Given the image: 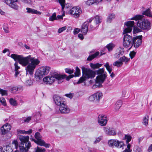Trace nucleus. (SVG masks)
Segmentation results:
<instances>
[{"label": "nucleus", "instance_id": "f257e3e1", "mask_svg": "<svg viewBox=\"0 0 152 152\" xmlns=\"http://www.w3.org/2000/svg\"><path fill=\"white\" fill-rule=\"evenodd\" d=\"M9 56L15 61H18L19 63L23 66H27L26 68L27 73L28 72L31 75L33 74L36 66L40 62L38 59L31 57L30 55L24 57L22 55L12 54Z\"/></svg>", "mask_w": 152, "mask_h": 152}, {"label": "nucleus", "instance_id": "f03ea898", "mask_svg": "<svg viewBox=\"0 0 152 152\" xmlns=\"http://www.w3.org/2000/svg\"><path fill=\"white\" fill-rule=\"evenodd\" d=\"M142 15H136L131 19L136 20L137 26L141 29L148 31L151 28V24L148 19H142Z\"/></svg>", "mask_w": 152, "mask_h": 152}, {"label": "nucleus", "instance_id": "7ed1b4c3", "mask_svg": "<svg viewBox=\"0 0 152 152\" xmlns=\"http://www.w3.org/2000/svg\"><path fill=\"white\" fill-rule=\"evenodd\" d=\"M18 137L21 142L20 144L19 147L20 151L21 152H27L31 146V143L29 141V136L20 135Z\"/></svg>", "mask_w": 152, "mask_h": 152}, {"label": "nucleus", "instance_id": "20e7f679", "mask_svg": "<svg viewBox=\"0 0 152 152\" xmlns=\"http://www.w3.org/2000/svg\"><path fill=\"white\" fill-rule=\"evenodd\" d=\"M81 69L83 75L77 83V84L83 82L86 79L92 78L95 76L96 73L94 71L84 66H82Z\"/></svg>", "mask_w": 152, "mask_h": 152}, {"label": "nucleus", "instance_id": "39448f33", "mask_svg": "<svg viewBox=\"0 0 152 152\" xmlns=\"http://www.w3.org/2000/svg\"><path fill=\"white\" fill-rule=\"evenodd\" d=\"M97 74L98 76H97L96 78V84L93 86V87L96 86L99 88L102 87V84L103 83L105 80L106 77L107 76V73L104 72V69L102 68L99 69L98 70L96 71Z\"/></svg>", "mask_w": 152, "mask_h": 152}, {"label": "nucleus", "instance_id": "423d86ee", "mask_svg": "<svg viewBox=\"0 0 152 152\" xmlns=\"http://www.w3.org/2000/svg\"><path fill=\"white\" fill-rule=\"evenodd\" d=\"M66 75H61L58 74H54L51 76H48L43 78V81L46 83V84H50L54 82L55 79L58 80V83L62 82V80L64 79Z\"/></svg>", "mask_w": 152, "mask_h": 152}, {"label": "nucleus", "instance_id": "0eeeda50", "mask_svg": "<svg viewBox=\"0 0 152 152\" xmlns=\"http://www.w3.org/2000/svg\"><path fill=\"white\" fill-rule=\"evenodd\" d=\"M134 21H129L125 23V25L127 27L125 28L123 32V34H125L131 32L133 27V32L134 34L139 32L141 31V29L139 28L136 26H134Z\"/></svg>", "mask_w": 152, "mask_h": 152}, {"label": "nucleus", "instance_id": "6e6552de", "mask_svg": "<svg viewBox=\"0 0 152 152\" xmlns=\"http://www.w3.org/2000/svg\"><path fill=\"white\" fill-rule=\"evenodd\" d=\"M50 69V67L48 66H43L40 67L35 74L36 80H41L44 76L48 73Z\"/></svg>", "mask_w": 152, "mask_h": 152}, {"label": "nucleus", "instance_id": "1a4fd4ad", "mask_svg": "<svg viewBox=\"0 0 152 152\" xmlns=\"http://www.w3.org/2000/svg\"><path fill=\"white\" fill-rule=\"evenodd\" d=\"M124 34L123 37V46L125 48L130 47V48H131L132 47L133 37L126 33Z\"/></svg>", "mask_w": 152, "mask_h": 152}, {"label": "nucleus", "instance_id": "9d476101", "mask_svg": "<svg viewBox=\"0 0 152 152\" xmlns=\"http://www.w3.org/2000/svg\"><path fill=\"white\" fill-rule=\"evenodd\" d=\"M108 144L109 146L113 148L115 146V147L118 148H120L124 144L123 141H119L117 140H110L108 141Z\"/></svg>", "mask_w": 152, "mask_h": 152}, {"label": "nucleus", "instance_id": "9b49d317", "mask_svg": "<svg viewBox=\"0 0 152 152\" xmlns=\"http://www.w3.org/2000/svg\"><path fill=\"white\" fill-rule=\"evenodd\" d=\"M102 93L98 92L89 96L88 99L90 101H94L95 103H98L100 100L102 98Z\"/></svg>", "mask_w": 152, "mask_h": 152}, {"label": "nucleus", "instance_id": "f8f14e48", "mask_svg": "<svg viewBox=\"0 0 152 152\" xmlns=\"http://www.w3.org/2000/svg\"><path fill=\"white\" fill-rule=\"evenodd\" d=\"M69 14L73 15L75 18H77L79 17L80 14L82 13L81 9L79 7L76 6L72 7L69 11Z\"/></svg>", "mask_w": 152, "mask_h": 152}, {"label": "nucleus", "instance_id": "ddd939ff", "mask_svg": "<svg viewBox=\"0 0 152 152\" xmlns=\"http://www.w3.org/2000/svg\"><path fill=\"white\" fill-rule=\"evenodd\" d=\"M142 35L137 36L133 38L132 46H133L137 48L141 45L142 42Z\"/></svg>", "mask_w": 152, "mask_h": 152}, {"label": "nucleus", "instance_id": "4468645a", "mask_svg": "<svg viewBox=\"0 0 152 152\" xmlns=\"http://www.w3.org/2000/svg\"><path fill=\"white\" fill-rule=\"evenodd\" d=\"M53 99L55 104L59 107L65 102L63 98L60 97L58 95H53Z\"/></svg>", "mask_w": 152, "mask_h": 152}, {"label": "nucleus", "instance_id": "2eb2a0df", "mask_svg": "<svg viewBox=\"0 0 152 152\" xmlns=\"http://www.w3.org/2000/svg\"><path fill=\"white\" fill-rule=\"evenodd\" d=\"M6 3L12 8L17 10L18 9V4L19 3L18 0H6Z\"/></svg>", "mask_w": 152, "mask_h": 152}, {"label": "nucleus", "instance_id": "dca6fc26", "mask_svg": "<svg viewBox=\"0 0 152 152\" xmlns=\"http://www.w3.org/2000/svg\"><path fill=\"white\" fill-rule=\"evenodd\" d=\"M59 112L61 114H66L70 112L69 108L68 107L65 102L59 107Z\"/></svg>", "mask_w": 152, "mask_h": 152}, {"label": "nucleus", "instance_id": "f3484780", "mask_svg": "<svg viewBox=\"0 0 152 152\" xmlns=\"http://www.w3.org/2000/svg\"><path fill=\"white\" fill-rule=\"evenodd\" d=\"M107 117L104 115H101L98 116V122L99 124L101 126H105L107 123Z\"/></svg>", "mask_w": 152, "mask_h": 152}, {"label": "nucleus", "instance_id": "a211bd4d", "mask_svg": "<svg viewBox=\"0 0 152 152\" xmlns=\"http://www.w3.org/2000/svg\"><path fill=\"white\" fill-rule=\"evenodd\" d=\"M104 132L107 135L109 136H115L116 134V132L115 129L113 128H110L108 126L103 128Z\"/></svg>", "mask_w": 152, "mask_h": 152}, {"label": "nucleus", "instance_id": "6ab92c4d", "mask_svg": "<svg viewBox=\"0 0 152 152\" xmlns=\"http://www.w3.org/2000/svg\"><path fill=\"white\" fill-rule=\"evenodd\" d=\"M88 21L85 22L82 25L81 32L84 35L86 34L88 31Z\"/></svg>", "mask_w": 152, "mask_h": 152}, {"label": "nucleus", "instance_id": "aec40b11", "mask_svg": "<svg viewBox=\"0 0 152 152\" xmlns=\"http://www.w3.org/2000/svg\"><path fill=\"white\" fill-rule=\"evenodd\" d=\"M23 87L20 85H18L16 86H14L11 88L10 89V91L11 92L13 93H17L20 90L22 89Z\"/></svg>", "mask_w": 152, "mask_h": 152}, {"label": "nucleus", "instance_id": "412c9836", "mask_svg": "<svg viewBox=\"0 0 152 152\" xmlns=\"http://www.w3.org/2000/svg\"><path fill=\"white\" fill-rule=\"evenodd\" d=\"M142 14L152 18V13L150 8H148L144 11L142 12Z\"/></svg>", "mask_w": 152, "mask_h": 152}, {"label": "nucleus", "instance_id": "4be33fe9", "mask_svg": "<svg viewBox=\"0 0 152 152\" xmlns=\"http://www.w3.org/2000/svg\"><path fill=\"white\" fill-rule=\"evenodd\" d=\"M115 18V15L113 13H111L108 14L107 19V22L111 23L112 20Z\"/></svg>", "mask_w": 152, "mask_h": 152}, {"label": "nucleus", "instance_id": "5701e85b", "mask_svg": "<svg viewBox=\"0 0 152 152\" xmlns=\"http://www.w3.org/2000/svg\"><path fill=\"white\" fill-rule=\"evenodd\" d=\"M26 10H27V12L29 13L36 14H40L41 13V12L38 11L36 10L29 8H26Z\"/></svg>", "mask_w": 152, "mask_h": 152}, {"label": "nucleus", "instance_id": "b1692460", "mask_svg": "<svg viewBox=\"0 0 152 152\" xmlns=\"http://www.w3.org/2000/svg\"><path fill=\"white\" fill-rule=\"evenodd\" d=\"M99 54V52L98 51L96 52L94 54L90 55L87 58V60L88 61H91L94 58L96 57Z\"/></svg>", "mask_w": 152, "mask_h": 152}, {"label": "nucleus", "instance_id": "393cba45", "mask_svg": "<svg viewBox=\"0 0 152 152\" xmlns=\"http://www.w3.org/2000/svg\"><path fill=\"white\" fill-rule=\"evenodd\" d=\"M95 22L96 25H98L96 27L98 26L99 24L101 22L102 18L100 16L98 15H96L95 17Z\"/></svg>", "mask_w": 152, "mask_h": 152}, {"label": "nucleus", "instance_id": "a878e982", "mask_svg": "<svg viewBox=\"0 0 152 152\" xmlns=\"http://www.w3.org/2000/svg\"><path fill=\"white\" fill-rule=\"evenodd\" d=\"M119 60L122 63L125 62V64H127L130 60V58H127L125 56H123L120 58Z\"/></svg>", "mask_w": 152, "mask_h": 152}, {"label": "nucleus", "instance_id": "bb28decb", "mask_svg": "<svg viewBox=\"0 0 152 152\" xmlns=\"http://www.w3.org/2000/svg\"><path fill=\"white\" fill-rule=\"evenodd\" d=\"M124 52V49L123 48L122 49L121 48V50L118 52L116 53L114 55L115 58H119L120 56L123 55Z\"/></svg>", "mask_w": 152, "mask_h": 152}, {"label": "nucleus", "instance_id": "cd10ccee", "mask_svg": "<svg viewBox=\"0 0 152 152\" xmlns=\"http://www.w3.org/2000/svg\"><path fill=\"white\" fill-rule=\"evenodd\" d=\"M122 101L121 100H118L116 102L115 107L116 110H118L119 109L122 105Z\"/></svg>", "mask_w": 152, "mask_h": 152}, {"label": "nucleus", "instance_id": "c85d7f7f", "mask_svg": "<svg viewBox=\"0 0 152 152\" xmlns=\"http://www.w3.org/2000/svg\"><path fill=\"white\" fill-rule=\"evenodd\" d=\"M149 117L148 115H146L143 118L142 123L145 126H147L148 124Z\"/></svg>", "mask_w": 152, "mask_h": 152}, {"label": "nucleus", "instance_id": "c756f323", "mask_svg": "<svg viewBox=\"0 0 152 152\" xmlns=\"http://www.w3.org/2000/svg\"><path fill=\"white\" fill-rule=\"evenodd\" d=\"M46 151L45 148H40L37 146L34 148V152H45Z\"/></svg>", "mask_w": 152, "mask_h": 152}, {"label": "nucleus", "instance_id": "7c9ffc66", "mask_svg": "<svg viewBox=\"0 0 152 152\" xmlns=\"http://www.w3.org/2000/svg\"><path fill=\"white\" fill-rule=\"evenodd\" d=\"M102 65V64H99V63L94 64L93 63H91L90 64V66L93 69L98 68L101 66Z\"/></svg>", "mask_w": 152, "mask_h": 152}, {"label": "nucleus", "instance_id": "2f4dec72", "mask_svg": "<svg viewBox=\"0 0 152 152\" xmlns=\"http://www.w3.org/2000/svg\"><path fill=\"white\" fill-rule=\"evenodd\" d=\"M36 144L38 145H40L41 146H42L44 145V144H45V142L43 140L41 139H38L37 141H36Z\"/></svg>", "mask_w": 152, "mask_h": 152}, {"label": "nucleus", "instance_id": "473e14b6", "mask_svg": "<svg viewBox=\"0 0 152 152\" xmlns=\"http://www.w3.org/2000/svg\"><path fill=\"white\" fill-rule=\"evenodd\" d=\"M123 64V63H122L120 61H116L114 62L113 64V66H116L117 67H119L121 66Z\"/></svg>", "mask_w": 152, "mask_h": 152}, {"label": "nucleus", "instance_id": "72a5a7b5", "mask_svg": "<svg viewBox=\"0 0 152 152\" xmlns=\"http://www.w3.org/2000/svg\"><path fill=\"white\" fill-rule=\"evenodd\" d=\"M115 45L112 43H110L107 45L106 47L109 51L112 50L113 48L114 47Z\"/></svg>", "mask_w": 152, "mask_h": 152}, {"label": "nucleus", "instance_id": "f704fd0d", "mask_svg": "<svg viewBox=\"0 0 152 152\" xmlns=\"http://www.w3.org/2000/svg\"><path fill=\"white\" fill-rule=\"evenodd\" d=\"M58 1L61 7L62 10H63L65 7V0H58Z\"/></svg>", "mask_w": 152, "mask_h": 152}, {"label": "nucleus", "instance_id": "c9c22d12", "mask_svg": "<svg viewBox=\"0 0 152 152\" xmlns=\"http://www.w3.org/2000/svg\"><path fill=\"white\" fill-rule=\"evenodd\" d=\"M131 136L129 135H126L124 137V139H126V143H128L131 141Z\"/></svg>", "mask_w": 152, "mask_h": 152}, {"label": "nucleus", "instance_id": "e433bc0d", "mask_svg": "<svg viewBox=\"0 0 152 152\" xmlns=\"http://www.w3.org/2000/svg\"><path fill=\"white\" fill-rule=\"evenodd\" d=\"M1 127H3L4 129L10 131L11 129V126L10 124H9L8 123H6L4 125H3Z\"/></svg>", "mask_w": 152, "mask_h": 152}, {"label": "nucleus", "instance_id": "4c0bfd02", "mask_svg": "<svg viewBox=\"0 0 152 152\" xmlns=\"http://www.w3.org/2000/svg\"><path fill=\"white\" fill-rule=\"evenodd\" d=\"M75 69V77L79 76L80 74V70L77 66L76 67Z\"/></svg>", "mask_w": 152, "mask_h": 152}, {"label": "nucleus", "instance_id": "58836bf2", "mask_svg": "<svg viewBox=\"0 0 152 152\" xmlns=\"http://www.w3.org/2000/svg\"><path fill=\"white\" fill-rule=\"evenodd\" d=\"M57 18L56 17V13L55 12L53 13L51 16L49 18V20L50 21H53L54 20H56Z\"/></svg>", "mask_w": 152, "mask_h": 152}, {"label": "nucleus", "instance_id": "ea45409f", "mask_svg": "<svg viewBox=\"0 0 152 152\" xmlns=\"http://www.w3.org/2000/svg\"><path fill=\"white\" fill-rule=\"evenodd\" d=\"M41 116V114L39 112H38L36 113L34 115V118H35L37 120H39L40 119Z\"/></svg>", "mask_w": 152, "mask_h": 152}, {"label": "nucleus", "instance_id": "a19ab883", "mask_svg": "<svg viewBox=\"0 0 152 152\" xmlns=\"http://www.w3.org/2000/svg\"><path fill=\"white\" fill-rule=\"evenodd\" d=\"M0 93L2 96L7 95V90H3L0 88Z\"/></svg>", "mask_w": 152, "mask_h": 152}, {"label": "nucleus", "instance_id": "79ce46f5", "mask_svg": "<svg viewBox=\"0 0 152 152\" xmlns=\"http://www.w3.org/2000/svg\"><path fill=\"white\" fill-rule=\"evenodd\" d=\"M9 102L10 104L13 106H15L17 105L16 101L12 98L10 99Z\"/></svg>", "mask_w": 152, "mask_h": 152}, {"label": "nucleus", "instance_id": "37998d69", "mask_svg": "<svg viewBox=\"0 0 152 152\" xmlns=\"http://www.w3.org/2000/svg\"><path fill=\"white\" fill-rule=\"evenodd\" d=\"M35 137L37 140L42 138V136L39 132H37L35 134Z\"/></svg>", "mask_w": 152, "mask_h": 152}, {"label": "nucleus", "instance_id": "c03bdc74", "mask_svg": "<svg viewBox=\"0 0 152 152\" xmlns=\"http://www.w3.org/2000/svg\"><path fill=\"white\" fill-rule=\"evenodd\" d=\"M0 130L1 134L3 135L5 134L9 131L4 129L3 127H1Z\"/></svg>", "mask_w": 152, "mask_h": 152}, {"label": "nucleus", "instance_id": "a18cd8bd", "mask_svg": "<svg viewBox=\"0 0 152 152\" xmlns=\"http://www.w3.org/2000/svg\"><path fill=\"white\" fill-rule=\"evenodd\" d=\"M112 65H111V66L110 65L109 63L108 62H107L104 65V66L105 68H106V69L107 70H108L110 69H112L111 67Z\"/></svg>", "mask_w": 152, "mask_h": 152}, {"label": "nucleus", "instance_id": "49530a36", "mask_svg": "<svg viewBox=\"0 0 152 152\" xmlns=\"http://www.w3.org/2000/svg\"><path fill=\"white\" fill-rule=\"evenodd\" d=\"M65 71L66 73H68L69 74H71L73 73L74 70L68 68H66L65 69Z\"/></svg>", "mask_w": 152, "mask_h": 152}, {"label": "nucleus", "instance_id": "de8ad7c7", "mask_svg": "<svg viewBox=\"0 0 152 152\" xmlns=\"http://www.w3.org/2000/svg\"><path fill=\"white\" fill-rule=\"evenodd\" d=\"M134 150L135 151V152H142L141 148L138 146H135Z\"/></svg>", "mask_w": 152, "mask_h": 152}, {"label": "nucleus", "instance_id": "09e8293b", "mask_svg": "<svg viewBox=\"0 0 152 152\" xmlns=\"http://www.w3.org/2000/svg\"><path fill=\"white\" fill-rule=\"evenodd\" d=\"M33 82L31 80H27L26 82V85L27 86H30L32 85Z\"/></svg>", "mask_w": 152, "mask_h": 152}, {"label": "nucleus", "instance_id": "8fccbe9b", "mask_svg": "<svg viewBox=\"0 0 152 152\" xmlns=\"http://www.w3.org/2000/svg\"><path fill=\"white\" fill-rule=\"evenodd\" d=\"M66 29V26H63L61 28H59L58 30V32L60 33L65 30Z\"/></svg>", "mask_w": 152, "mask_h": 152}, {"label": "nucleus", "instance_id": "3c124183", "mask_svg": "<svg viewBox=\"0 0 152 152\" xmlns=\"http://www.w3.org/2000/svg\"><path fill=\"white\" fill-rule=\"evenodd\" d=\"M0 102L4 106L6 105V103L5 99L3 97H1L0 98Z\"/></svg>", "mask_w": 152, "mask_h": 152}, {"label": "nucleus", "instance_id": "603ef678", "mask_svg": "<svg viewBox=\"0 0 152 152\" xmlns=\"http://www.w3.org/2000/svg\"><path fill=\"white\" fill-rule=\"evenodd\" d=\"M136 53V52L134 51L130 52L129 55L131 59H132L135 56Z\"/></svg>", "mask_w": 152, "mask_h": 152}, {"label": "nucleus", "instance_id": "864d4df0", "mask_svg": "<svg viewBox=\"0 0 152 152\" xmlns=\"http://www.w3.org/2000/svg\"><path fill=\"white\" fill-rule=\"evenodd\" d=\"M94 3H95V2L94 0H88L86 2V4L88 6L92 5Z\"/></svg>", "mask_w": 152, "mask_h": 152}, {"label": "nucleus", "instance_id": "5fc2aeb1", "mask_svg": "<svg viewBox=\"0 0 152 152\" xmlns=\"http://www.w3.org/2000/svg\"><path fill=\"white\" fill-rule=\"evenodd\" d=\"M18 63L17 62H15L14 64L15 70V71L18 70L20 68V67L18 66Z\"/></svg>", "mask_w": 152, "mask_h": 152}, {"label": "nucleus", "instance_id": "6e6d98bb", "mask_svg": "<svg viewBox=\"0 0 152 152\" xmlns=\"http://www.w3.org/2000/svg\"><path fill=\"white\" fill-rule=\"evenodd\" d=\"M66 76L64 78H66V80H69L70 79L73 78L74 77V75H71L68 76H67V75H66Z\"/></svg>", "mask_w": 152, "mask_h": 152}, {"label": "nucleus", "instance_id": "4d7b16f0", "mask_svg": "<svg viewBox=\"0 0 152 152\" xmlns=\"http://www.w3.org/2000/svg\"><path fill=\"white\" fill-rule=\"evenodd\" d=\"M12 144L14 145L15 148L17 149L18 147L17 141L16 140H14Z\"/></svg>", "mask_w": 152, "mask_h": 152}, {"label": "nucleus", "instance_id": "13d9d810", "mask_svg": "<svg viewBox=\"0 0 152 152\" xmlns=\"http://www.w3.org/2000/svg\"><path fill=\"white\" fill-rule=\"evenodd\" d=\"M89 152H96V149L94 148H88Z\"/></svg>", "mask_w": 152, "mask_h": 152}, {"label": "nucleus", "instance_id": "bf43d9fd", "mask_svg": "<svg viewBox=\"0 0 152 152\" xmlns=\"http://www.w3.org/2000/svg\"><path fill=\"white\" fill-rule=\"evenodd\" d=\"M80 29L79 28H75L73 31V34H77L80 31Z\"/></svg>", "mask_w": 152, "mask_h": 152}, {"label": "nucleus", "instance_id": "052dcab7", "mask_svg": "<svg viewBox=\"0 0 152 152\" xmlns=\"http://www.w3.org/2000/svg\"><path fill=\"white\" fill-rule=\"evenodd\" d=\"M102 138L101 137H98L96 139V140L94 141V143L96 144L102 140Z\"/></svg>", "mask_w": 152, "mask_h": 152}, {"label": "nucleus", "instance_id": "680f3d73", "mask_svg": "<svg viewBox=\"0 0 152 152\" xmlns=\"http://www.w3.org/2000/svg\"><path fill=\"white\" fill-rule=\"evenodd\" d=\"M96 27L91 24H90L89 29L91 30H94L96 29Z\"/></svg>", "mask_w": 152, "mask_h": 152}, {"label": "nucleus", "instance_id": "e2e57ef3", "mask_svg": "<svg viewBox=\"0 0 152 152\" xmlns=\"http://www.w3.org/2000/svg\"><path fill=\"white\" fill-rule=\"evenodd\" d=\"M65 96L70 99L72 98L73 97V95L71 93L66 94L65 95Z\"/></svg>", "mask_w": 152, "mask_h": 152}, {"label": "nucleus", "instance_id": "0e129e2a", "mask_svg": "<svg viewBox=\"0 0 152 152\" xmlns=\"http://www.w3.org/2000/svg\"><path fill=\"white\" fill-rule=\"evenodd\" d=\"M78 37L81 40H83L84 39V37L83 34H79L78 35Z\"/></svg>", "mask_w": 152, "mask_h": 152}, {"label": "nucleus", "instance_id": "69168bd1", "mask_svg": "<svg viewBox=\"0 0 152 152\" xmlns=\"http://www.w3.org/2000/svg\"><path fill=\"white\" fill-rule=\"evenodd\" d=\"M31 117H28L24 120V121L25 122H28L30 120H31Z\"/></svg>", "mask_w": 152, "mask_h": 152}, {"label": "nucleus", "instance_id": "338daca9", "mask_svg": "<svg viewBox=\"0 0 152 152\" xmlns=\"http://www.w3.org/2000/svg\"><path fill=\"white\" fill-rule=\"evenodd\" d=\"M3 29L5 32L6 33H8L9 32V31L8 29V28L7 27H3Z\"/></svg>", "mask_w": 152, "mask_h": 152}, {"label": "nucleus", "instance_id": "774afa93", "mask_svg": "<svg viewBox=\"0 0 152 152\" xmlns=\"http://www.w3.org/2000/svg\"><path fill=\"white\" fill-rule=\"evenodd\" d=\"M32 132V130L31 129H30L28 131H26L25 134H31Z\"/></svg>", "mask_w": 152, "mask_h": 152}]
</instances>
